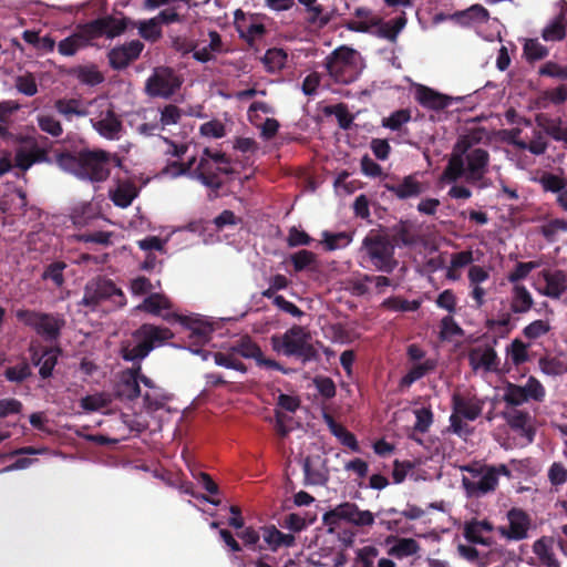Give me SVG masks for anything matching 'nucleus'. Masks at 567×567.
I'll use <instances>...</instances> for the list:
<instances>
[{"label":"nucleus","instance_id":"49530a36","mask_svg":"<svg viewBox=\"0 0 567 567\" xmlns=\"http://www.w3.org/2000/svg\"><path fill=\"white\" fill-rule=\"evenodd\" d=\"M87 43L89 39H86L83 34L74 33L59 42L58 51L63 56H73L80 49L84 48Z\"/></svg>","mask_w":567,"mask_h":567},{"label":"nucleus","instance_id":"09e8293b","mask_svg":"<svg viewBox=\"0 0 567 567\" xmlns=\"http://www.w3.org/2000/svg\"><path fill=\"white\" fill-rule=\"evenodd\" d=\"M287 58L288 55L282 49L272 48L265 53L262 63L268 72L276 73L285 68Z\"/></svg>","mask_w":567,"mask_h":567},{"label":"nucleus","instance_id":"1a4fd4ad","mask_svg":"<svg viewBox=\"0 0 567 567\" xmlns=\"http://www.w3.org/2000/svg\"><path fill=\"white\" fill-rule=\"evenodd\" d=\"M324 66L336 82L352 83L361 73L360 54L353 49L340 47L326 58Z\"/></svg>","mask_w":567,"mask_h":567},{"label":"nucleus","instance_id":"0eeeda50","mask_svg":"<svg viewBox=\"0 0 567 567\" xmlns=\"http://www.w3.org/2000/svg\"><path fill=\"white\" fill-rule=\"evenodd\" d=\"M173 336L168 328L145 323L133 333L134 343L123 346L122 357L126 361L140 362L154 348L163 346Z\"/></svg>","mask_w":567,"mask_h":567},{"label":"nucleus","instance_id":"774afa93","mask_svg":"<svg viewBox=\"0 0 567 567\" xmlns=\"http://www.w3.org/2000/svg\"><path fill=\"white\" fill-rule=\"evenodd\" d=\"M415 415L414 430L421 433L429 431L433 423V413L430 408H419L413 411Z\"/></svg>","mask_w":567,"mask_h":567},{"label":"nucleus","instance_id":"a18cd8bd","mask_svg":"<svg viewBox=\"0 0 567 567\" xmlns=\"http://www.w3.org/2000/svg\"><path fill=\"white\" fill-rule=\"evenodd\" d=\"M302 7H305L308 13V22L319 27H323L329 22L328 14L324 13V9L318 3V0H297Z\"/></svg>","mask_w":567,"mask_h":567},{"label":"nucleus","instance_id":"864d4df0","mask_svg":"<svg viewBox=\"0 0 567 567\" xmlns=\"http://www.w3.org/2000/svg\"><path fill=\"white\" fill-rule=\"evenodd\" d=\"M289 260L291 261L296 272L311 269L317 262V256L310 250H299L290 255Z\"/></svg>","mask_w":567,"mask_h":567},{"label":"nucleus","instance_id":"2f4dec72","mask_svg":"<svg viewBox=\"0 0 567 567\" xmlns=\"http://www.w3.org/2000/svg\"><path fill=\"white\" fill-rule=\"evenodd\" d=\"M560 9L558 14L543 29L542 37L545 41H559L566 35L567 28V3L558 2Z\"/></svg>","mask_w":567,"mask_h":567},{"label":"nucleus","instance_id":"f3484780","mask_svg":"<svg viewBox=\"0 0 567 567\" xmlns=\"http://www.w3.org/2000/svg\"><path fill=\"white\" fill-rule=\"evenodd\" d=\"M533 287L538 295L558 300L567 291V272L560 269H543Z\"/></svg>","mask_w":567,"mask_h":567},{"label":"nucleus","instance_id":"ea45409f","mask_svg":"<svg viewBox=\"0 0 567 567\" xmlns=\"http://www.w3.org/2000/svg\"><path fill=\"white\" fill-rule=\"evenodd\" d=\"M321 237V244L328 251L343 249L348 247L353 239L352 234L347 231L330 233L328 230H324L322 231Z\"/></svg>","mask_w":567,"mask_h":567},{"label":"nucleus","instance_id":"c03bdc74","mask_svg":"<svg viewBox=\"0 0 567 567\" xmlns=\"http://www.w3.org/2000/svg\"><path fill=\"white\" fill-rule=\"evenodd\" d=\"M326 422L329 426L330 432L346 446L350 447L352 451H359V444L355 436L350 433L346 427L336 423L333 419L329 415H324Z\"/></svg>","mask_w":567,"mask_h":567},{"label":"nucleus","instance_id":"6ab92c4d","mask_svg":"<svg viewBox=\"0 0 567 567\" xmlns=\"http://www.w3.org/2000/svg\"><path fill=\"white\" fill-rule=\"evenodd\" d=\"M382 19L372 10L360 7L347 22V29L354 32L370 33L381 38Z\"/></svg>","mask_w":567,"mask_h":567},{"label":"nucleus","instance_id":"9d476101","mask_svg":"<svg viewBox=\"0 0 567 567\" xmlns=\"http://www.w3.org/2000/svg\"><path fill=\"white\" fill-rule=\"evenodd\" d=\"M310 334L300 326H293L281 336L271 337L272 349L286 357H297L303 362L315 358V349L309 342Z\"/></svg>","mask_w":567,"mask_h":567},{"label":"nucleus","instance_id":"a19ab883","mask_svg":"<svg viewBox=\"0 0 567 567\" xmlns=\"http://www.w3.org/2000/svg\"><path fill=\"white\" fill-rule=\"evenodd\" d=\"M112 402V396L106 392H95L87 394L80 400V406L85 412H100L107 408Z\"/></svg>","mask_w":567,"mask_h":567},{"label":"nucleus","instance_id":"f704fd0d","mask_svg":"<svg viewBox=\"0 0 567 567\" xmlns=\"http://www.w3.org/2000/svg\"><path fill=\"white\" fill-rule=\"evenodd\" d=\"M31 360L35 367H39V373L43 379L49 378L58 361V350L45 349L41 353L34 346L30 347Z\"/></svg>","mask_w":567,"mask_h":567},{"label":"nucleus","instance_id":"c85d7f7f","mask_svg":"<svg viewBox=\"0 0 567 567\" xmlns=\"http://www.w3.org/2000/svg\"><path fill=\"white\" fill-rule=\"evenodd\" d=\"M509 526L502 527L501 533L508 539L520 540L527 536L529 520L527 515L517 508H513L507 514Z\"/></svg>","mask_w":567,"mask_h":567},{"label":"nucleus","instance_id":"de8ad7c7","mask_svg":"<svg viewBox=\"0 0 567 567\" xmlns=\"http://www.w3.org/2000/svg\"><path fill=\"white\" fill-rule=\"evenodd\" d=\"M72 221L76 227H86L97 217L94 206L91 203H82L72 212Z\"/></svg>","mask_w":567,"mask_h":567},{"label":"nucleus","instance_id":"c9c22d12","mask_svg":"<svg viewBox=\"0 0 567 567\" xmlns=\"http://www.w3.org/2000/svg\"><path fill=\"white\" fill-rule=\"evenodd\" d=\"M385 187L400 199L417 197L424 190L423 185L414 175L405 176L399 184L386 185Z\"/></svg>","mask_w":567,"mask_h":567},{"label":"nucleus","instance_id":"b1692460","mask_svg":"<svg viewBox=\"0 0 567 567\" xmlns=\"http://www.w3.org/2000/svg\"><path fill=\"white\" fill-rule=\"evenodd\" d=\"M54 109L66 122H72L75 117H89L92 114L91 100L78 97L58 99L54 102Z\"/></svg>","mask_w":567,"mask_h":567},{"label":"nucleus","instance_id":"5701e85b","mask_svg":"<svg viewBox=\"0 0 567 567\" xmlns=\"http://www.w3.org/2000/svg\"><path fill=\"white\" fill-rule=\"evenodd\" d=\"M414 97L423 107L435 111L444 110L452 105L453 101L461 100V97L442 94L422 84L415 86Z\"/></svg>","mask_w":567,"mask_h":567},{"label":"nucleus","instance_id":"aec40b11","mask_svg":"<svg viewBox=\"0 0 567 567\" xmlns=\"http://www.w3.org/2000/svg\"><path fill=\"white\" fill-rule=\"evenodd\" d=\"M38 161L35 154L31 150L20 147L14 155L4 151L0 154V177L17 168L21 172L28 171Z\"/></svg>","mask_w":567,"mask_h":567},{"label":"nucleus","instance_id":"052dcab7","mask_svg":"<svg viewBox=\"0 0 567 567\" xmlns=\"http://www.w3.org/2000/svg\"><path fill=\"white\" fill-rule=\"evenodd\" d=\"M231 348L237 357L254 359L255 361H257L261 353L260 348L248 338L239 340Z\"/></svg>","mask_w":567,"mask_h":567},{"label":"nucleus","instance_id":"f03ea898","mask_svg":"<svg viewBox=\"0 0 567 567\" xmlns=\"http://www.w3.org/2000/svg\"><path fill=\"white\" fill-rule=\"evenodd\" d=\"M487 164V151L474 146L468 137H461L454 145L449 163L442 174V181L456 183L463 178L467 183H476L484 177Z\"/></svg>","mask_w":567,"mask_h":567},{"label":"nucleus","instance_id":"a878e982","mask_svg":"<svg viewBox=\"0 0 567 567\" xmlns=\"http://www.w3.org/2000/svg\"><path fill=\"white\" fill-rule=\"evenodd\" d=\"M144 49L140 40H132L121 47L113 48L109 52V61L113 69L121 70L126 68L132 61L136 60Z\"/></svg>","mask_w":567,"mask_h":567},{"label":"nucleus","instance_id":"f257e3e1","mask_svg":"<svg viewBox=\"0 0 567 567\" xmlns=\"http://www.w3.org/2000/svg\"><path fill=\"white\" fill-rule=\"evenodd\" d=\"M231 173L233 167L227 156L219 151H210L209 148L203 151L198 161L192 157L186 164L174 162L162 172L164 176L171 178L186 175L213 190L220 188V175H229Z\"/></svg>","mask_w":567,"mask_h":567},{"label":"nucleus","instance_id":"bb28decb","mask_svg":"<svg viewBox=\"0 0 567 567\" xmlns=\"http://www.w3.org/2000/svg\"><path fill=\"white\" fill-rule=\"evenodd\" d=\"M476 260L472 249L452 252L447 265L441 264L440 269L445 270V278L449 281H458L462 278L463 269L473 266Z\"/></svg>","mask_w":567,"mask_h":567},{"label":"nucleus","instance_id":"8fccbe9b","mask_svg":"<svg viewBox=\"0 0 567 567\" xmlns=\"http://www.w3.org/2000/svg\"><path fill=\"white\" fill-rule=\"evenodd\" d=\"M214 361L217 365L246 373L245 364L239 360L233 348L227 352H215L213 353Z\"/></svg>","mask_w":567,"mask_h":567},{"label":"nucleus","instance_id":"338daca9","mask_svg":"<svg viewBox=\"0 0 567 567\" xmlns=\"http://www.w3.org/2000/svg\"><path fill=\"white\" fill-rule=\"evenodd\" d=\"M523 392L526 394L527 399L530 401L540 402L545 398V388L543 384L534 377H529L525 384L520 385Z\"/></svg>","mask_w":567,"mask_h":567},{"label":"nucleus","instance_id":"4be33fe9","mask_svg":"<svg viewBox=\"0 0 567 567\" xmlns=\"http://www.w3.org/2000/svg\"><path fill=\"white\" fill-rule=\"evenodd\" d=\"M143 377L141 367L123 371L115 389L117 396L130 401L138 398L142 394Z\"/></svg>","mask_w":567,"mask_h":567},{"label":"nucleus","instance_id":"473e14b6","mask_svg":"<svg viewBox=\"0 0 567 567\" xmlns=\"http://www.w3.org/2000/svg\"><path fill=\"white\" fill-rule=\"evenodd\" d=\"M484 402L475 396L464 398L460 395L453 396L454 413L458 414L467 421L476 420L483 410Z\"/></svg>","mask_w":567,"mask_h":567},{"label":"nucleus","instance_id":"7ed1b4c3","mask_svg":"<svg viewBox=\"0 0 567 567\" xmlns=\"http://www.w3.org/2000/svg\"><path fill=\"white\" fill-rule=\"evenodd\" d=\"M58 166L81 181L102 182L110 174V155L104 151H81L56 156Z\"/></svg>","mask_w":567,"mask_h":567},{"label":"nucleus","instance_id":"5fc2aeb1","mask_svg":"<svg viewBox=\"0 0 567 567\" xmlns=\"http://www.w3.org/2000/svg\"><path fill=\"white\" fill-rule=\"evenodd\" d=\"M76 79L85 85L95 86L103 82L102 73L94 65L80 66L75 71Z\"/></svg>","mask_w":567,"mask_h":567},{"label":"nucleus","instance_id":"680f3d73","mask_svg":"<svg viewBox=\"0 0 567 567\" xmlns=\"http://www.w3.org/2000/svg\"><path fill=\"white\" fill-rule=\"evenodd\" d=\"M379 550L374 546H364L359 549L352 567H375Z\"/></svg>","mask_w":567,"mask_h":567},{"label":"nucleus","instance_id":"58836bf2","mask_svg":"<svg viewBox=\"0 0 567 567\" xmlns=\"http://www.w3.org/2000/svg\"><path fill=\"white\" fill-rule=\"evenodd\" d=\"M533 551L539 559L540 564L546 567H560L559 561L555 557L553 550V539L542 537L533 545Z\"/></svg>","mask_w":567,"mask_h":567},{"label":"nucleus","instance_id":"e433bc0d","mask_svg":"<svg viewBox=\"0 0 567 567\" xmlns=\"http://www.w3.org/2000/svg\"><path fill=\"white\" fill-rule=\"evenodd\" d=\"M435 368V359H427L419 363H411L408 372L400 380V386L402 389L410 388L413 383L432 372Z\"/></svg>","mask_w":567,"mask_h":567},{"label":"nucleus","instance_id":"20e7f679","mask_svg":"<svg viewBox=\"0 0 567 567\" xmlns=\"http://www.w3.org/2000/svg\"><path fill=\"white\" fill-rule=\"evenodd\" d=\"M463 473L462 487L466 497L482 498L496 491L499 477H512V471L506 464H486L473 462L460 467Z\"/></svg>","mask_w":567,"mask_h":567},{"label":"nucleus","instance_id":"c756f323","mask_svg":"<svg viewBox=\"0 0 567 567\" xmlns=\"http://www.w3.org/2000/svg\"><path fill=\"white\" fill-rule=\"evenodd\" d=\"M493 530V525L488 520H470L464 525V537L471 544H478L489 547L492 537L488 535Z\"/></svg>","mask_w":567,"mask_h":567},{"label":"nucleus","instance_id":"4c0bfd02","mask_svg":"<svg viewBox=\"0 0 567 567\" xmlns=\"http://www.w3.org/2000/svg\"><path fill=\"white\" fill-rule=\"evenodd\" d=\"M171 308L169 300L159 293H152L146 297L141 305L136 307L138 310H144L151 315L159 316L163 318V315H174L173 312L167 311Z\"/></svg>","mask_w":567,"mask_h":567},{"label":"nucleus","instance_id":"4468645a","mask_svg":"<svg viewBox=\"0 0 567 567\" xmlns=\"http://www.w3.org/2000/svg\"><path fill=\"white\" fill-rule=\"evenodd\" d=\"M394 245L379 234H369L362 241V250L371 265L381 272L390 274L398 266L394 258Z\"/></svg>","mask_w":567,"mask_h":567},{"label":"nucleus","instance_id":"cd10ccee","mask_svg":"<svg viewBox=\"0 0 567 567\" xmlns=\"http://www.w3.org/2000/svg\"><path fill=\"white\" fill-rule=\"evenodd\" d=\"M538 183L545 192L555 194L557 205L567 212V179L551 173H544Z\"/></svg>","mask_w":567,"mask_h":567},{"label":"nucleus","instance_id":"69168bd1","mask_svg":"<svg viewBox=\"0 0 567 567\" xmlns=\"http://www.w3.org/2000/svg\"><path fill=\"white\" fill-rule=\"evenodd\" d=\"M550 330V324L547 320L538 319L528 323L523 329V334L526 339L536 340L545 334H547Z\"/></svg>","mask_w":567,"mask_h":567},{"label":"nucleus","instance_id":"72a5a7b5","mask_svg":"<svg viewBox=\"0 0 567 567\" xmlns=\"http://www.w3.org/2000/svg\"><path fill=\"white\" fill-rule=\"evenodd\" d=\"M386 544L390 545L388 554L396 559H404L414 555H417L421 546L413 538H396L388 537Z\"/></svg>","mask_w":567,"mask_h":567},{"label":"nucleus","instance_id":"4d7b16f0","mask_svg":"<svg viewBox=\"0 0 567 567\" xmlns=\"http://www.w3.org/2000/svg\"><path fill=\"white\" fill-rule=\"evenodd\" d=\"M37 123L42 132L53 137H59L63 133L60 121L51 114H39L37 116Z\"/></svg>","mask_w":567,"mask_h":567},{"label":"nucleus","instance_id":"393cba45","mask_svg":"<svg viewBox=\"0 0 567 567\" xmlns=\"http://www.w3.org/2000/svg\"><path fill=\"white\" fill-rule=\"evenodd\" d=\"M142 394L146 414L151 415L165 408L167 395L164 390L146 375L142 379Z\"/></svg>","mask_w":567,"mask_h":567},{"label":"nucleus","instance_id":"bf43d9fd","mask_svg":"<svg viewBox=\"0 0 567 567\" xmlns=\"http://www.w3.org/2000/svg\"><path fill=\"white\" fill-rule=\"evenodd\" d=\"M138 33L147 41H156L162 35L161 24L158 19L152 18L138 22Z\"/></svg>","mask_w":567,"mask_h":567},{"label":"nucleus","instance_id":"e2e57ef3","mask_svg":"<svg viewBox=\"0 0 567 567\" xmlns=\"http://www.w3.org/2000/svg\"><path fill=\"white\" fill-rule=\"evenodd\" d=\"M14 86L19 93L25 96H34L38 93V84L34 75L31 73L17 76Z\"/></svg>","mask_w":567,"mask_h":567},{"label":"nucleus","instance_id":"412c9836","mask_svg":"<svg viewBox=\"0 0 567 567\" xmlns=\"http://www.w3.org/2000/svg\"><path fill=\"white\" fill-rule=\"evenodd\" d=\"M306 486H322L329 480L327 461L321 455L307 456L302 464Z\"/></svg>","mask_w":567,"mask_h":567},{"label":"nucleus","instance_id":"13d9d810","mask_svg":"<svg viewBox=\"0 0 567 567\" xmlns=\"http://www.w3.org/2000/svg\"><path fill=\"white\" fill-rule=\"evenodd\" d=\"M524 55L529 62L543 60L548 55V49L538 39H528L524 44Z\"/></svg>","mask_w":567,"mask_h":567},{"label":"nucleus","instance_id":"6e6552de","mask_svg":"<svg viewBox=\"0 0 567 567\" xmlns=\"http://www.w3.org/2000/svg\"><path fill=\"white\" fill-rule=\"evenodd\" d=\"M125 296L115 284L106 278L97 277L90 280L84 288L80 305L95 311L100 308L109 311L125 305Z\"/></svg>","mask_w":567,"mask_h":567},{"label":"nucleus","instance_id":"2eb2a0df","mask_svg":"<svg viewBox=\"0 0 567 567\" xmlns=\"http://www.w3.org/2000/svg\"><path fill=\"white\" fill-rule=\"evenodd\" d=\"M145 122L136 126V131L145 136H153L167 126L179 123L185 112L174 104H167L162 109L144 110Z\"/></svg>","mask_w":567,"mask_h":567},{"label":"nucleus","instance_id":"a211bd4d","mask_svg":"<svg viewBox=\"0 0 567 567\" xmlns=\"http://www.w3.org/2000/svg\"><path fill=\"white\" fill-rule=\"evenodd\" d=\"M468 363L475 374L486 377L501 371V360L492 344L481 343L468 352Z\"/></svg>","mask_w":567,"mask_h":567},{"label":"nucleus","instance_id":"6e6d98bb","mask_svg":"<svg viewBox=\"0 0 567 567\" xmlns=\"http://www.w3.org/2000/svg\"><path fill=\"white\" fill-rule=\"evenodd\" d=\"M538 365L540 371L548 377H558L567 371L566 364L554 357L540 358Z\"/></svg>","mask_w":567,"mask_h":567},{"label":"nucleus","instance_id":"f8f14e48","mask_svg":"<svg viewBox=\"0 0 567 567\" xmlns=\"http://www.w3.org/2000/svg\"><path fill=\"white\" fill-rule=\"evenodd\" d=\"M163 319L181 326L182 332L188 339L186 348L195 354L203 353L199 347L207 343L214 332L213 324L200 316L163 315Z\"/></svg>","mask_w":567,"mask_h":567},{"label":"nucleus","instance_id":"ddd939ff","mask_svg":"<svg viewBox=\"0 0 567 567\" xmlns=\"http://www.w3.org/2000/svg\"><path fill=\"white\" fill-rule=\"evenodd\" d=\"M16 317L23 324L33 329L48 342L56 341L65 326L64 316L61 313H47L35 310H18Z\"/></svg>","mask_w":567,"mask_h":567},{"label":"nucleus","instance_id":"603ef678","mask_svg":"<svg viewBox=\"0 0 567 567\" xmlns=\"http://www.w3.org/2000/svg\"><path fill=\"white\" fill-rule=\"evenodd\" d=\"M462 24H470L473 22H484L488 18L487 10L480 4H474L471 8L452 16Z\"/></svg>","mask_w":567,"mask_h":567},{"label":"nucleus","instance_id":"7c9ffc66","mask_svg":"<svg viewBox=\"0 0 567 567\" xmlns=\"http://www.w3.org/2000/svg\"><path fill=\"white\" fill-rule=\"evenodd\" d=\"M261 538L266 548L271 551H277L281 547L289 548L296 544L292 534H285L274 525L261 527Z\"/></svg>","mask_w":567,"mask_h":567},{"label":"nucleus","instance_id":"39448f33","mask_svg":"<svg viewBox=\"0 0 567 567\" xmlns=\"http://www.w3.org/2000/svg\"><path fill=\"white\" fill-rule=\"evenodd\" d=\"M344 523L361 529L371 527L375 523V514L368 509H361L355 503L350 502L339 504L324 513L323 524L328 532L336 534L344 546H349L354 540V533L343 529Z\"/></svg>","mask_w":567,"mask_h":567},{"label":"nucleus","instance_id":"0e129e2a","mask_svg":"<svg viewBox=\"0 0 567 567\" xmlns=\"http://www.w3.org/2000/svg\"><path fill=\"white\" fill-rule=\"evenodd\" d=\"M411 120V112L402 109L393 112L382 120V126L391 131H398Z\"/></svg>","mask_w":567,"mask_h":567},{"label":"nucleus","instance_id":"dca6fc26","mask_svg":"<svg viewBox=\"0 0 567 567\" xmlns=\"http://www.w3.org/2000/svg\"><path fill=\"white\" fill-rule=\"evenodd\" d=\"M182 79L167 66H157L145 82V92L151 97L169 99L179 90Z\"/></svg>","mask_w":567,"mask_h":567},{"label":"nucleus","instance_id":"3c124183","mask_svg":"<svg viewBox=\"0 0 567 567\" xmlns=\"http://www.w3.org/2000/svg\"><path fill=\"white\" fill-rule=\"evenodd\" d=\"M539 266V261L517 262L513 270L507 274L506 279L511 285H524L522 281Z\"/></svg>","mask_w":567,"mask_h":567},{"label":"nucleus","instance_id":"79ce46f5","mask_svg":"<svg viewBox=\"0 0 567 567\" xmlns=\"http://www.w3.org/2000/svg\"><path fill=\"white\" fill-rule=\"evenodd\" d=\"M110 195L114 205L121 208H126L132 204L133 199L137 195V192L133 184L121 183L114 190H111Z\"/></svg>","mask_w":567,"mask_h":567},{"label":"nucleus","instance_id":"37998d69","mask_svg":"<svg viewBox=\"0 0 567 567\" xmlns=\"http://www.w3.org/2000/svg\"><path fill=\"white\" fill-rule=\"evenodd\" d=\"M3 209L9 212L11 215L19 216L23 215L27 207V195L21 188H14L7 198L2 202Z\"/></svg>","mask_w":567,"mask_h":567},{"label":"nucleus","instance_id":"9b49d317","mask_svg":"<svg viewBox=\"0 0 567 567\" xmlns=\"http://www.w3.org/2000/svg\"><path fill=\"white\" fill-rule=\"evenodd\" d=\"M91 112L92 114L89 115L90 123L100 136L111 141L121 138L122 123L107 97L96 96L92 99Z\"/></svg>","mask_w":567,"mask_h":567},{"label":"nucleus","instance_id":"423d86ee","mask_svg":"<svg viewBox=\"0 0 567 567\" xmlns=\"http://www.w3.org/2000/svg\"><path fill=\"white\" fill-rule=\"evenodd\" d=\"M494 326L508 328L515 326V320L527 315L535 306L532 292L525 285H511L505 298L498 300Z\"/></svg>","mask_w":567,"mask_h":567}]
</instances>
